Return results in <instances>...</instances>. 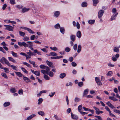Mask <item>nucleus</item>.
I'll return each mask as SVG.
<instances>
[{
  "instance_id": "nucleus-2",
  "label": "nucleus",
  "mask_w": 120,
  "mask_h": 120,
  "mask_svg": "<svg viewBox=\"0 0 120 120\" xmlns=\"http://www.w3.org/2000/svg\"><path fill=\"white\" fill-rule=\"evenodd\" d=\"M4 26H5L6 28H5V30H8L9 31H13V27L12 26L9 25H4Z\"/></svg>"
},
{
  "instance_id": "nucleus-19",
  "label": "nucleus",
  "mask_w": 120,
  "mask_h": 120,
  "mask_svg": "<svg viewBox=\"0 0 120 120\" xmlns=\"http://www.w3.org/2000/svg\"><path fill=\"white\" fill-rule=\"evenodd\" d=\"M47 75L51 77H52L54 76V73L52 71H50L47 73Z\"/></svg>"
},
{
  "instance_id": "nucleus-30",
  "label": "nucleus",
  "mask_w": 120,
  "mask_h": 120,
  "mask_svg": "<svg viewBox=\"0 0 120 120\" xmlns=\"http://www.w3.org/2000/svg\"><path fill=\"white\" fill-rule=\"evenodd\" d=\"M46 63L48 66L52 68H53V66L52 65V63L51 62H50L49 61H46Z\"/></svg>"
},
{
  "instance_id": "nucleus-50",
  "label": "nucleus",
  "mask_w": 120,
  "mask_h": 120,
  "mask_svg": "<svg viewBox=\"0 0 120 120\" xmlns=\"http://www.w3.org/2000/svg\"><path fill=\"white\" fill-rule=\"evenodd\" d=\"M22 70L24 72V73L27 74L28 73V72L24 68L22 67L21 68Z\"/></svg>"
},
{
  "instance_id": "nucleus-40",
  "label": "nucleus",
  "mask_w": 120,
  "mask_h": 120,
  "mask_svg": "<svg viewBox=\"0 0 120 120\" xmlns=\"http://www.w3.org/2000/svg\"><path fill=\"white\" fill-rule=\"evenodd\" d=\"M81 5L82 7H86L87 6V4L86 2H83L82 3Z\"/></svg>"
},
{
  "instance_id": "nucleus-41",
  "label": "nucleus",
  "mask_w": 120,
  "mask_h": 120,
  "mask_svg": "<svg viewBox=\"0 0 120 120\" xmlns=\"http://www.w3.org/2000/svg\"><path fill=\"white\" fill-rule=\"evenodd\" d=\"M93 5L94 6H96L98 3L97 0H93Z\"/></svg>"
},
{
  "instance_id": "nucleus-11",
  "label": "nucleus",
  "mask_w": 120,
  "mask_h": 120,
  "mask_svg": "<svg viewBox=\"0 0 120 120\" xmlns=\"http://www.w3.org/2000/svg\"><path fill=\"white\" fill-rule=\"evenodd\" d=\"M71 118L72 119L75 120H77L78 119V116L75 115L73 114L72 112L71 113Z\"/></svg>"
},
{
  "instance_id": "nucleus-48",
  "label": "nucleus",
  "mask_w": 120,
  "mask_h": 120,
  "mask_svg": "<svg viewBox=\"0 0 120 120\" xmlns=\"http://www.w3.org/2000/svg\"><path fill=\"white\" fill-rule=\"evenodd\" d=\"M55 59L58 60L62 58L63 57V56H55Z\"/></svg>"
},
{
  "instance_id": "nucleus-17",
  "label": "nucleus",
  "mask_w": 120,
  "mask_h": 120,
  "mask_svg": "<svg viewBox=\"0 0 120 120\" xmlns=\"http://www.w3.org/2000/svg\"><path fill=\"white\" fill-rule=\"evenodd\" d=\"M76 36L78 38H80L82 36L81 32L79 31H78L76 33Z\"/></svg>"
},
{
  "instance_id": "nucleus-49",
  "label": "nucleus",
  "mask_w": 120,
  "mask_h": 120,
  "mask_svg": "<svg viewBox=\"0 0 120 120\" xmlns=\"http://www.w3.org/2000/svg\"><path fill=\"white\" fill-rule=\"evenodd\" d=\"M27 30L30 33L34 34L35 33V32L33 31L30 28H28Z\"/></svg>"
},
{
  "instance_id": "nucleus-32",
  "label": "nucleus",
  "mask_w": 120,
  "mask_h": 120,
  "mask_svg": "<svg viewBox=\"0 0 120 120\" xmlns=\"http://www.w3.org/2000/svg\"><path fill=\"white\" fill-rule=\"evenodd\" d=\"M11 54L12 56L14 57H17L18 56V54L17 53H16L13 52V51H11Z\"/></svg>"
},
{
  "instance_id": "nucleus-31",
  "label": "nucleus",
  "mask_w": 120,
  "mask_h": 120,
  "mask_svg": "<svg viewBox=\"0 0 120 120\" xmlns=\"http://www.w3.org/2000/svg\"><path fill=\"white\" fill-rule=\"evenodd\" d=\"M113 50L114 52H118L119 51V49L117 47H115L114 48Z\"/></svg>"
},
{
  "instance_id": "nucleus-24",
  "label": "nucleus",
  "mask_w": 120,
  "mask_h": 120,
  "mask_svg": "<svg viewBox=\"0 0 120 120\" xmlns=\"http://www.w3.org/2000/svg\"><path fill=\"white\" fill-rule=\"evenodd\" d=\"M82 46L80 45H78L77 49V52L78 53H79L81 50Z\"/></svg>"
},
{
  "instance_id": "nucleus-53",
  "label": "nucleus",
  "mask_w": 120,
  "mask_h": 120,
  "mask_svg": "<svg viewBox=\"0 0 120 120\" xmlns=\"http://www.w3.org/2000/svg\"><path fill=\"white\" fill-rule=\"evenodd\" d=\"M23 90L22 89H20L18 91V93L20 95H22L23 94Z\"/></svg>"
},
{
  "instance_id": "nucleus-8",
  "label": "nucleus",
  "mask_w": 120,
  "mask_h": 120,
  "mask_svg": "<svg viewBox=\"0 0 120 120\" xmlns=\"http://www.w3.org/2000/svg\"><path fill=\"white\" fill-rule=\"evenodd\" d=\"M18 44L20 46H23L24 47L26 48V43L25 42H18Z\"/></svg>"
},
{
  "instance_id": "nucleus-5",
  "label": "nucleus",
  "mask_w": 120,
  "mask_h": 120,
  "mask_svg": "<svg viewBox=\"0 0 120 120\" xmlns=\"http://www.w3.org/2000/svg\"><path fill=\"white\" fill-rule=\"evenodd\" d=\"M19 10H21L22 12L24 13L30 10L29 8H19Z\"/></svg>"
},
{
  "instance_id": "nucleus-34",
  "label": "nucleus",
  "mask_w": 120,
  "mask_h": 120,
  "mask_svg": "<svg viewBox=\"0 0 120 120\" xmlns=\"http://www.w3.org/2000/svg\"><path fill=\"white\" fill-rule=\"evenodd\" d=\"M15 73L17 75L20 77H22V74L20 72H15Z\"/></svg>"
},
{
  "instance_id": "nucleus-47",
  "label": "nucleus",
  "mask_w": 120,
  "mask_h": 120,
  "mask_svg": "<svg viewBox=\"0 0 120 120\" xmlns=\"http://www.w3.org/2000/svg\"><path fill=\"white\" fill-rule=\"evenodd\" d=\"M33 73L37 76H39L40 75V72L37 71H35Z\"/></svg>"
},
{
  "instance_id": "nucleus-36",
  "label": "nucleus",
  "mask_w": 120,
  "mask_h": 120,
  "mask_svg": "<svg viewBox=\"0 0 120 120\" xmlns=\"http://www.w3.org/2000/svg\"><path fill=\"white\" fill-rule=\"evenodd\" d=\"M50 48L51 50L55 51H56L58 50V49L57 48L55 47H50Z\"/></svg>"
},
{
  "instance_id": "nucleus-16",
  "label": "nucleus",
  "mask_w": 120,
  "mask_h": 120,
  "mask_svg": "<svg viewBox=\"0 0 120 120\" xmlns=\"http://www.w3.org/2000/svg\"><path fill=\"white\" fill-rule=\"evenodd\" d=\"M70 39L72 41H75V36L74 35H71L70 36Z\"/></svg>"
},
{
  "instance_id": "nucleus-35",
  "label": "nucleus",
  "mask_w": 120,
  "mask_h": 120,
  "mask_svg": "<svg viewBox=\"0 0 120 120\" xmlns=\"http://www.w3.org/2000/svg\"><path fill=\"white\" fill-rule=\"evenodd\" d=\"M1 75L4 77L5 79L8 78V77L7 75L5 73L3 72L1 74Z\"/></svg>"
},
{
  "instance_id": "nucleus-33",
  "label": "nucleus",
  "mask_w": 120,
  "mask_h": 120,
  "mask_svg": "<svg viewBox=\"0 0 120 120\" xmlns=\"http://www.w3.org/2000/svg\"><path fill=\"white\" fill-rule=\"evenodd\" d=\"M29 62L30 63L33 65L34 67H36L35 63V62L30 60H29Z\"/></svg>"
},
{
  "instance_id": "nucleus-42",
  "label": "nucleus",
  "mask_w": 120,
  "mask_h": 120,
  "mask_svg": "<svg viewBox=\"0 0 120 120\" xmlns=\"http://www.w3.org/2000/svg\"><path fill=\"white\" fill-rule=\"evenodd\" d=\"M70 50V48L69 47H66L65 49V51L67 52H69Z\"/></svg>"
},
{
  "instance_id": "nucleus-26",
  "label": "nucleus",
  "mask_w": 120,
  "mask_h": 120,
  "mask_svg": "<svg viewBox=\"0 0 120 120\" xmlns=\"http://www.w3.org/2000/svg\"><path fill=\"white\" fill-rule=\"evenodd\" d=\"M109 98L114 101H117L118 100L116 98L113 97H109Z\"/></svg>"
},
{
  "instance_id": "nucleus-51",
  "label": "nucleus",
  "mask_w": 120,
  "mask_h": 120,
  "mask_svg": "<svg viewBox=\"0 0 120 120\" xmlns=\"http://www.w3.org/2000/svg\"><path fill=\"white\" fill-rule=\"evenodd\" d=\"M29 37L27 36H26L24 37L23 39V40L24 41H28L29 40Z\"/></svg>"
},
{
  "instance_id": "nucleus-45",
  "label": "nucleus",
  "mask_w": 120,
  "mask_h": 120,
  "mask_svg": "<svg viewBox=\"0 0 120 120\" xmlns=\"http://www.w3.org/2000/svg\"><path fill=\"white\" fill-rule=\"evenodd\" d=\"M112 74V71H109L106 74L107 75L109 76H111Z\"/></svg>"
},
{
  "instance_id": "nucleus-46",
  "label": "nucleus",
  "mask_w": 120,
  "mask_h": 120,
  "mask_svg": "<svg viewBox=\"0 0 120 120\" xmlns=\"http://www.w3.org/2000/svg\"><path fill=\"white\" fill-rule=\"evenodd\" d=\"M44 78L46 80H49L50 78L48 76L46 75H44Z\"/></svg>"
},
{
  "instance_id": "nucleus-4",
  "label": "nucleus",
  "mask_w": 120,
  "mask_h": 120,
  "mask_svg": "<svg viewBox=\"0 0 120 120\" xmlns=\"http://www.w3.org/2000/svg\"><path fill=\"white\" fill-rule=\"evenodd\" d=\"M104 11L103 10H101L99 11L98 13V17L99 18H100L102 16L104 12Z\"/></svg>"
},
{
  "instance_id": "nucleus-44",
  "label": "nucleus",
  "mask_w": 120,
  "mask_h": 120,
  "mask_svg": "<svg viewBox=\"0 0 120 120\" xmlns=\"http://www.w3.org/2000/svg\"><path fill=\"white\" fill-rule=\"evenodd\" d=\"M10 91L11 93H13L16 92V90L15 88H13L10 89Z\"/></svg>"
},
{
  "instance_id": "nucleus-18",
  "label": "nucleus",
  "mask_w": 120,
  "mask_h": 120,
  "mask_svg": "<svg viewBox=\"0 0 120 120\" xmlns=\"http://www.w3.org/2000/svg\"><path fill=\"white\" fill-rule=\"evenodd\" d=\"M106 103L112 109H113L115 108L114 106L109 101H108V102Z\"/></svg>"
},
{
  "instance_id": "nucleus-29",
  "label": "nucleus",
  "mask_w": 120,
  "mask_h": 120,
  "mask_svg": "<svg viewBox=\"0 0 120 120\" xmlns=\"http://www.w3.org/2000/svg\"><path fill=\"white\" fill-rule=\"evenodd\" d=\"M38 114L41 116H43L45 115V113L43 111H41L38 112Z\"/></svg>"
},
{
  "instance_id": "nucleus-25",
  "label": "nucleus",
  "mask_w": 120,
  "mask_h": 120,
  "mask_svg": "<svg viewBox=\"0 0 120 120\" xmlns=\"http://www.w3.org/2000/svg\"><path fill=\"white\" fill-rule=\"evenodd\" d=\"M36 115L35 114H32L30 116L28 117L27 118V120H29L32 119L33 117L35 116Z\"/></svg>"
},
{
  "instance_id": "nucleus-22",
  "label": "nucleus",
  "mask_w": 120,
  "mask_h": 120,
  "mask_svg": "<svg viewBox=\"0 0 120 120\" xmlns=\"http://www.w3.org/2000/svg\"><path fill=\"white\" fill-rule=\"evenodd\" d=\"M57 54L55 52H51L49 53L48 55L49 56H57Z\"/></svg>"
},
{
  "instance_id": "nucleus-15",
  "label": "nucleus",
  "mask_w": 120,
  "mask_h": 120,
  "mask_svg": "<svg viewBox=\"0 0 120 120\" xmlns=\"http://www.w3.org/2000/svg\"><path fill=\"white\" fill-rule=\"evenodd\" d=\"M118 13H115L114 14H113L111 16V20L112 21L115 19L116 17L118 15Z\"/></svg>"
},
{
  "instance_id": "nucleus-57",
  "label": "nucleus",
  "mask_w": 120,
  "mask_h": 120,
  "mask_svg": "<svg viewBox=\"0 0 120 120\" xmlns=\"http://www.w3.org/2000/svg\"><path fill=\"white\" fill-rule=\"evenodd\" d=\"M41 72L43 74L45 75V74H47L48 72L45 70H42L41 71Z\"/></svg>"
},
{
  "instance_id": "nucleus-61",
  "label": "nucleus",
  "mask_w": 120,
  "mask_h": 120,
  "mask_svg": "<svg viewBox=\"0 0 120 120\" xmlns=\"http://www.w3.org/2000/svg\"><path fill=\"white\" fill-rule=\"evenodd\" d=\"M82 105H81L79 106L78 107V109L79 112H80L81 111V110L82 109Z\"/></svg>"
},
{
  "instance_id": "nucleus-56",
  "label": "nucleus",
  "mask_w": 120,
  "mask_h": 120,
  "mask_svg": "<svg viewBox=\"0 0 120 120\" xmlns=\"http://www.w3.org/2000/svg\"><path fill=\"white\" fill-rule=\"evenodd\" d=\"M77 45L76 44H75L73 46V48L74 50L75 51H76L77 49Z\"/></svg>"
},
{
  "instance_id": "nucleus-6",
  "label": "nucleus",
  "mask_w": 120,
  "mask_h": 120,
  "mask_svg": "<svg viewBox=\"0 0 120 120\" xmlns=\"http://www.w3.org/2000/svg\"><path fill=\"white\" fill-rule=\"evenodd\" d=\"M27 43L28 44H27L26 43V47H28L30 48L31 47H32L33 46V43L32 42L28 41L27 42Z\"/></svg>"
},
{
  "instance_id": "nucleus-43",
  "label": "nucleus",
  "mask_w": 120,
  "mask_h": 120,
  "mask_svg": "<svg viewBox=\"0 0 120 120\" xmlns=\"http://www.w3.org/2000/svg\"><path fill=\"white\" fill-rule=\"evenodd\" d=\"M78 85L79 87H82L83 85V83L82 82H79L78 83Z\"/></svg>"
},
{
  "instance_id": "nucleus-28",
  "label": "nucleus",
  "mask_w": 120,
  "mask_h": 120,
  "mask_svg": "<svg viewBox=\"0 0 120 120\" xmlns=\"http://www.w3.org/2000/svg\"><path fill=\"white\" fill-rule=\"evenodd\" d=\"M46 92V90H42L40 92L39 94H37L38 96H40L42 93H45Z\"/></svg>"
},
{
  "instance_id": "nucleus-10",
  "label": "nucleus",
  "mask_w": 120,
  "mask_h": 120,
  "mask_svg": "<svg viewBox=\"0 0 120 120\" xmlns=\"http://www.w3.org/2000/svg\"><path fill=\"white\" fill-rule=\"evenodd\" d=\"M4 22L6 23H10L12 24H16V22L14 21H11L8 20H4Z\"/></svg>"
},
{
  "instance_id": "nucleus-37",
  "label": "nucleus",
  "mask_w": 120,
  "mask_h": 120,
  "mask_svg": "<svg viewBox=\"0 0 120 120\" xmlns=\"http://www.w3.org/2000/svg\"><path fill=\"white\" fill-rule=\"evenodd\" d=\"M20 35L22 37H24L25 35V33L22 32L21 31L19 32Z\"/></svg>"
},
{
  "instance_id": "nucleus-60",
  "label": "nucleus",
  "mask_w": 120,
  "mask_h": 120,
  "mask_svg": "<svg viewBox=\"0 0 120 120\" xmlns=\"http://www.w3.org/2000/svg\"><path fill=\"white\" fill-rule=\"evenodd\" d=\"M55 92L51 93L49 94V96L51 97H52L55 94Z\"/></svg>"
},
{
  "instance_id": "nucleus-52",
  "label": "nucleus",
  "mask_w": 120,
  "mask_h": 120,
  "mask_svg": "<svg viewBox=\"0 0 120 120\" xmlns=\"http://www.w3.org/2000/svg\"><path fill=\"white\" fill-rule=\"evenodd\" d=\"M36 38V36L34 35H33L31 36L30 37V39L31 40H34Z\"/></svg>"
},
{
  "instance_id": "nucleus-20",
  "label": "nucleus",
  "mask_w": 120,
  "mask_h": 120,
  "mask_svg": "<svg viewBox=\"0 0 120 120\" xmlns=\"http://www.w3.org/2000/svg\"><path fill=\"white\" fill-rule=\"evenodd\" d=\"M95 20H91L90 19L88 20V23L92 25L95 22Z\"/></svg>"
},
{
  "instance_id": "nucleus-3",
  "label": "nucleus",
  "mask_w": 120,
  "mask_h": 120,
  "mask_svg": "<svg viewBox=\"0 0 120 120\" xmlns=\"http://www.w3.org/2000/svg\"><path fill=\"white\" fill-rule=\"evenodd\" d=\"M26 53L28 55H27L26 56V59L27 60L29 58H31V56L33 55V53L31 52L30 50H29V52H27Z\"/></svg>"
},
{
  "instance_id": "nucleus-21",
  "label": "nucleus",
  "mask_w": 120,
  "mask_h": 120,
  "mask_svg": "<svg viewBox=\"0 0 120 120\" xmlns=\"http://www.w3.org/2000/svg\"><path fill=\"white\" fill-rule=\"evenodd\" d=\"M54 27L56 29H60L61 27L60 24L58 23L55 25Z\"/></svg>"
},
{
  "instance_id": "nucleus-23",
  "label": "nucleus",
  "mask_w": 120,
  "mask_h": 120,
  "mask_svg": "<svg viewBox=\"0 0 120 120\" xmlns=\"http://www.w3.org/2000/svg\"><path fill=\"white\" fill-rule=\"evenodd\" d=\"M8 59L9 60L14 63H16V61L12 57H8Z\"/></svg>"
},
{
  "instance_id": "nucleus-38",
  "label": "nucleus",
  "mask_w": 120,
  "mask_h": 120,
  "mask_svg": "<svg viewBox=\"0 0 120 120\" xmlns=\"http://www.w3.org/2000/svg\"><path fill=\"white\" fill-rule=\"evenodd\" d=\"M4 70L5 72L6 73H8L9 72V71L8 68H3V69Z\"/></svg>"
},
{
  "instance_id": "nucleus-58",
  "label": "nucleus",
  "mask_w": 120,
  "mask_h": 120,
  "mask_svg": "<svg viewBox=\"0 0 120 120\" xmlns=\"http://www.w3.org/2000/svg\"><path fill=\"white\" fill-rule=\"evenodd\" d=\"M72 83L71 82L67 83L66 84V85L67 86H72Z\"/></svg>"
},
{
  "instance_id": "nucleus-62",
  "label": "nucleus",
  "mask_w": 120,
  "mask_h": 120,
  "mask_svg": "<svg viewBox=\"0 0 120 120\" xmlns=\"http://www.w3.org/2000/svg\"><path fill=\"white\" fill-rule=\"evenodd\" d=\"M102 85V84L100 80L98 79V85L100 86H101Z\"/></svg>"
},
{
  "instance_id": "nucleus-14",
  "label": "nucleus",
  "mask_w": 120,
  "mask_h": 120,
  "mask_svg": "<svg viewBox=\"0 0 120 120\" xmlns=\"http://www.w3.org/2000/svg\"><path fill=\"white\" fill-rule=\"evenodd\" d=\"M66 76V74L65 73H63L60 74L59 75V77L61 79H63Z\"/></svg>"
},
{
  "instance_id": "nucleus-1",
  "label": "nucleus",
  "mask_w": 120,
  "mask_h": 120,
  "mask_svg": "<svg viewBox=\"0 0 120 120\" xmlns=\"http://www.w3.org/2000/svg\"><path fill=\"white\" fill-rule=\"evenodd\" d=\"M3 61L5 62V64L8 65V66H10V63L4 57H2L0 59V63H3Z\"/></svg>"
},
{
  "instance_id": "nucleus-7",
  "label": "nucleus",
  "mask_w": 120,
  "mask_h": 120,
  "mask_svg": "<svg viewBox=\"0 0 120 120\" xmlns=\"http://www.w3.org/2000/svg\"><path fill=\"white\" fill-rule=\"evenodd\" d=\"M60 14V11H55L54 12L53 16L56 18H57L59 16Z\"/></svg>"
},
{
  "instance_id": "nucleus-9",
  "label": "nucleus",
  "mask_w": 120,
  "mask_h": 120,
  "mask_svg": "<svg viewBox=\"0 0 120 120\" xmlns=\"http://www.w3.org/2000/svg\"><path fill=\"white\" fill-rule=\"evenodd\" d=\"M23 79L24 81H25L26 82V83L31 82V80L29 79L27 77H25L24 76H23Z\"/></svg>"
},
{
  "instance_id": "nucleus-64",
  "label": "nucleus",
  "mask_w": 120,
  "mask_h": 120,
  "mask_svg": "<svg viewBox=\"0 0 120 120\" xmlns=\"http://www.w3.org/2000/svg\"><path fill=\"white\" fill-rule=\"evenodd\" d=\"M113 111L117 113L120 114V111L117 109H114Z\"/></svg>"
},
{
  "instance_id": "nucleus-39",
  "label": "nucleus",
  "mask_w": 120,
  "mask_h": 120,
  "mask_svg": "<svg viewBox=\"0 0 120 120\" xmlns=\"http://www.w3.org/2000/svg\"><path fill=\"white\" fill-rule=\"evenodd\" d=\"M80 101V98L78 97H76L74 99V101L75 102H78Z\"/></svg>"
},
{
  "instance_id": "nucleus-63",
  "label": "nucleus",
  "mask_w": 120,
  "mask_h": 120,
  "mask_svg": "<svg viewBox=\"0 0 120 120\" xmlns=\"http://www.w3.org/2000/svg\"><path fill=\"white\" fill-rule=\"evenodd\" d=\"M45 71L47 72H48L50 71V70L49 67H48L46 66L45 67Z\"/></svg>"
},
{
  "instance_id": "nucleus-55",
  "label": "nucleus",
  "mask_w": 120,
  "mask_h": 120,
  "mask_svg": "<svg viewBox=\"0 0 120 120\" xmlns=\"http://www.w3.org/2000/svg\"><path fill=\"white\" fill-rule=\"evenodd\" d=\"M10 66L13 69V70H16L17 71V68L16 66H15L13 65H10Z\"/></svg>"
},
{
  "instance_id": "nucleus-12",
  "label": "nucleus",
  "mask_w": 120,
  "mask_h": 120,
  "mask_svg": "<svg viewBox=\"0 0 120 120\" xmlns=\"http://www.w3.org/2000/svg\"><path fill=\"white\" fill-rule=\"evenodd\" d=\"M60 33L62 34H64L65 33V30L64 27H62L60 29Z\"/></svg>"
},
{
  "instance_id": "nucleus-59",
  "label": "nucleus",
  "mask_w": 120,
  "mask_h": 120,
  "mask_svg": "<svg viewBox=\"0 0 120 120\" xmlns=\"http://www.w3.org/2000/svg\"><path fill=\"white\" fill-rule=\"evenodd\" d=\"M77 27V28L78 29H80V25L78 22H77L76 23V25Z\"/></svg>"
},
{
  "instance_id": "nucleus-54",
  "label": "nucleus",
  "mask_w": 120,
  "mask_h": 120,
  "mask_svg": "<svg viewBox=\"0 0 120 120\" xmlns=\"http://www.w3.org/2000/svg\"><path fill=\"white\" fill-rule=\"evenodd\" d=\"M38 105H40L42 102L43 99L42 98H40L38 99Z\"/></svg>"
},
{
  "instance_id": "nucleus-27",
  "label": "nucleus",
  "mask_w": 120,
  "mask_h": 120,
  "mask_svg": "<svg viewBox=\"0 0 120 120\" xmlns=\"http://www.w3.org/2000/svg\"><path fill=\"white\" fill-rule=\"evenodd\" d=\"M10 103L8 102H5L4 104V106L5 107H6L9 106L10 105Z\"/></svg>"
},
{
  "instance_id": "nucleus-13",
  "label": "nucleus",
  "mask_w": 120,
  "mask_h": 120,
  "mask_svg": "<svg viewBox=\"0 0 120 120\" xmlns=\"http://www.w3.org/2000/svg\"><path fill=\"white\" fill-rule=\"evenodd\" d=\"M89 91V90L88 89H85L83 92V97H84L88 94Z\"/></svg>"
}]
</instances>
